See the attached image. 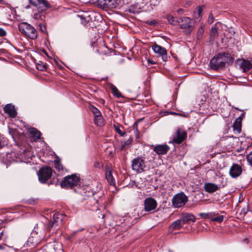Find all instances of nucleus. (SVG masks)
<instances>
[{
	"label": "nucleus",
	"instance_id": "obj_1",
	"mask_svg": "<svg viewBox=\"0 0 252 252\" xmlns=\"http://www.w3.org/2000/svg\"><path fill=\"white\" fill-rule=\"evenodd\" d=\"M233 61L234 58L230 54L225 52L219 53L210 60V68L215 71L222 70L225 68L226 64H231Z\"/></svg>",
	"mask_w": 252,
	"mask_h": 252
},
{
	"label": "nucleus",
	"instance_id": "obj_2",
	"mask_svg": "<svg viewBox=\"0 0 252 252\" xmlns=\"http://www.w3.org/2000/svg\"><path fill=\"white\" fill-rule=\"evenodd\" d=\"M18 29L23 34L32 39H35L37 37V32L35 29L27 23H20L18 26Z\"/></svg>",
	"mask_w": 252,
	"mask_h": 252
},
{
	"label": "nucleus",
	"instance_id": "obj_3",
	"mask_svg": "<svg viewBox=\"0 0 252 252\" xmlns=\"http://www.w3.org/2000/svg\"><path fill=\"white\" fill-rule=\"evenodd\" d=\"M28 1L29 3L24 7L26 9H29L32 6H34L37 8V10L45 12L51 7L47 0H28Z\"/></svg>",
	"mask_w": 252,
	"mask_h": 252
},
{
	"label": "nucleus",
	"instance_id": "obj_4",
	"mask_svg": "<svg viewBox=\"0 0 252 252\" xmlns=\"http://www.w3.org/2000/svg\"><path fill=\"white\" fill-rule=\"evenodd\" d=\"M80 178L76 175L72 174L64 177L60 183L62 188H72L79 182Z\"/></svg>",
	"mask_w": 252,
	"mask_h": 252
},
{
	"label": "nucleus",
	"instance_id": "obj_5",
	"mask_svg": "<svg viewBox=\"0 0 252 252\" xmlns=\"http://www.w3.org/2000/svg\"><path fill=\"white\" fill-rule=\"evenodd\" d=\"M180 28L184 30L186 34H189L194 29L192 20L189 17H184L179 18Z\"/></svg>",
	"mask_w": 252,
	"mask_h": 252
},
{
	"label": "nucleus",
	"instance_id": "obj_6",
	"mask_svg": "<svg viewBox=\"0 0 252 252\" xmlns=\"http://www.w3.org/2000/svg\"><path fill=\"white\" fill-rule=\"evenodd\" d=\"M188 201V197L184 192L175 194L172 199V205L175 208L181 207Z\"/></svg>",
	"mask_w": 252,
	"mask_h": 252
},
{
	"label": "nucleus",
	"instance_id": "obj_7",
	"mask_svg": "<svg viewBox=\"0 0 252 252\" xmlns=\"http://www.w3.org/2000/svg\"><path fill=\"white\" fill-rule=\"evenodd\" d=\"M145 166V158L143 157H138L132 160V169L137 173L143 172Z\"/></svg>",
	"mask_w": 252,
	"mask_h": 252
},
{
	"label": "nucleus",
	"instance_id": "obj_8",
	"mask_svg": "<svg viewBox=\"0 0 252 252\" xmlns=\"http://www.w3.org/2000/svg\"><path fill=\"white\" fill-rule=\"evenodd\" d=\"M44 234L38 235V233L33 232L31 234V236L28 238L26 242V245L28 247L34 248L37 246L43 239Z\"/></svg>",
	"mask_w": 252,
	"mask_h": 252
},
{
	"label": "nucleus",
	"instance_id": "obj_9",
	"mask_svg": "<svg viewBox=\"0 0 252 252\" xmlns=\"http://www.w3.org/2000/svg\"><path fill=\"white\" fill-rule=\"evenodd\" d=\"M187 137V132L183 129L178 128L173 136L172 141L169 143L180 144L186 139Z\"/></svg>",
	"mask_w": 252,
	"mask_h": 252
},
{
	"label": "nucleus",
	"instance_id": "obj_10",
	"mask_svg": "<svg viewBox=\"0 0 252 252\" xmlns=\"http://www.w3.org/2000/svg\"><path fill=\"white\" fill-rule=\"evenodd\" d=\"M52 171L51 168L48 166L40 169L38 173V178L40 183H46L51 178Z\"/></svg>",
	"mask_w": 252,
	"mask_h": 252
},
{
	"label": "nucleus",
	"instance_id": "obj_11",
	"mask_svg": "<svg viewBox=\"0 0 252 252\" xmlns=\"http://www.w3.org/2000/svg\"><path fill=\"white\" fill-rule=\"evenodd\" d=\"M152 48L155 53L158 54V56L161 57L163 61L166 62L167 61V50L165 48L159 46L156 43H154L153 45L152 46Z\"/></svg>",
	"mask_w": 252,
	"mask_h": 252
},
{
	"label": "nucleus",
	"instance_id": "obj_12",
	"mask_svg": "<svg viewBox=\"0 0 252 252\" xmlns=\"http://www.w3.org/2000/svg\"><path fill=\"white\" fill-rule=\"evenodd\" d=\"M144 211L153 212L156 209L158 203L157 201L152 197H148L144 200Z\"/></svg>",
	"mask_w": 252,
	"mask_h": 252
},
{
	"label": "nucleus",
	"instance_id": "obj_13",
	"mask_svg": "<svg viewBox=\"0 0 252 252\" xmlns=\"http://www.w3.org/2000/svg\"><path fill=\"white\" fill-rule=\"evenodd\" d=\"M242 172L241 166L237 163H233L229 170V175L233 178L239 177L242 174Z\"/></svg>",
	"mask_w": 252,
	"mask_h": 252
},
{
	"label": "nucleus",
	"instance_id": "obj_14",
	"mask_svg": "<svg viewBox=\"0 0 252 252\" xmlns=\"http://www.w3.org/2000/svg\"><path fill=\"white\" fill-rule=\"evenodd\" d=\"M120 0H101L100 4L103 8H115L120 4Z\"/></svg>",
	"mask_w": 252,
	"mask_h": 252
},
{
	"label": "nucleus",
	"instance_id": "obj_15",
	"mask_svg": "<svg viewBox=\"0 0 252 252\" xmlns=\"http://www.w3.org/2000/svg\"><path fill=\"white\" fill-rule=\"evenodd\" d=\"M237 63L240 62V66L243 69L244 72H246L250 70L252 68V63L245 59H237Z\"/></svg>",
	"mask_w": 252,
	"mask_h": 252
},
{
	"label": "nucleus",
	"instance_id": "obj_16",
	"mask_svg": "<svg viewBox=\"0 0 252 252\" xmlns=\"http://www.w3.org/2000/svg\"><path fill=\"white\" fill-rule=\"evenodd\" d=\"M180 219L182 221L184 224H189L190 222H194L195 221L196 218L190 213H185L181 214Z\"/></svg>",
	"mask_w": 252,
	"mask_h": 252
},
{
	"label": "nucleus",
	"instance_id": "obj_17",
	"mask_svg": "<svg viewBox=\"0 0 252 252\" xmlns=\"http://www.w3.org/2000/svg\"><path fill=\"white\" fill-rule=\"evenodd\" d=\"M169 147L166 144L158 145L154 147V151L158 155H165L169 150Z\"/></svg>",
	"mask_w": 252,
	"mask_h": 252
},
{
	"label": "nucleus",
	"instance_id": "obj_18",
	"mask_svg": "<svg viewBox=\"0 0 252 252\" xmlns=\"http://www.w3.org/2000/svg\"><path fill=\"white\" fill-rule=\"evenodd\" d=\"M3 111L5 113L12 118H15L17 115V112L15 107L12 104H7L3 108Z\"/></svg>",
	"mask_w": 252,
	"mask_h": 252
},
{
	"label": "nucleus",
	"instance_id": "obj_19",
	"mask_svg": "<svg viewBox=\"0 0 252 252\" xmlns=\"http://www.w3.org/2000/svg\"><path fill=\"white\" fill-rule=\"evenodd\" d=\"M205 191L209 193H212L219 189L217 185L212 183H205L204 185Z\"/></svg>",
	"mask_w": 252,
	"mask_h": 252
},
{
	"label": "nucleus",
	"instance_id": "obj_20",
	"mask_svg": "<svg viewBox=\"0 0 252 252\" xmlns=\"http://www.w3.org/2000/svg\"><path fill=\"white\" fill-rule=\"evenodd\" d=\"M33 140L36 141L41 138V132L34 127H30L28 130Z\"/></svg>",
	"mask_w": 252,
	"mask_h": 252
},
{
	"label": "nucleus",
	"instance_id": "obj_21",
	"mask_svg": "<svg viewBox=\"0 0 252 252\" xmlns=\"http://www.w3.org/2000/svg\"><path fill=\"white\" fill-rule=\"evenodd\" d=\"M184 225V223L180 218L171 223L169 227V229L171 231L175 230H179Z\"/></svg>",
	"mask_w": 252,
	"mask_h": 252
},
{
	"label": "nucleus",
	"instance_id": "obj_22",
	"mask_svg": "<svg viewBox=\"0 0 252 252\" xmlns=\"http://www.w3.org/2000/svg\"><path fill=\"white\" fill-rule=\"evenodd\" d=\"M65 215L63 214H55L53 216V220L56 226H58L62 222L63 217Z\"/></svg>",
	"mask_w": 252,
	"mask_h": 252
},
{
	"label": "nucleus",
	"instance_id": "obj_23",
	"mask_svg": "<svg viewBox=\"0 0 252 252\" xmlns=\"http://www.w3.org/2000/svg\"><path fill=\"white\" fill-rule=\"evenodd\" d=\"M166 19L167 20L168 23L173 25H177L178 24H180V21H179V18H177L174 17L172 15H168L166 16Z\"/></svg>",
	"mask_w": 252,
	"mask_h": 252
},
{
	"label": "nucleus",
	"instance_id": "obj_24",
	"mask_svg": "<svg viewBox=\"0 0 252 252\" xmlns=\"http://www.w3.org/2000/svg\"><path fill=\"white\" fill-rule=\"evenodd\" d=\"M110 88L112 91L111 93L115 97L117 98L123 97L120 91L115 85L111 84L110 85Z\"/></svg>",
	"mask_w": 252,
	"mask_h": 252
},
{
	"label": "nucleus",
	"instance_id": "obj_25",
	"mask_svg": "<svg viewBox=\"0 0 252 252\" xmlns=\"http://www.w3.org/2000/svg\"><path fill=\"white\" fill-rule=\"evenodd\" d=\"M106 179L110 185H114L115 184V179L111 171L106 172Z\"/></svg>",
	"mask_w": 252,
	"mask_h": 252
},
{
	"label": "nucleus",
	"instance_id": "obj_26",
	"mask_svg": "<svg viewBox=\"0 0 252 252\" xmlns=\"http://www.w3.org/2000/svg\"><path fill=\"white\" fill-rule=\"evenodd\" d=\"M233 130L237 133H240L241 131L242 122L235 120L233 124Z\"/></svg>",
	"mask_w": 252,
	"mask_h": 252
},
{
	"label": "nucleus",
	"instance_id": "obj_27",
	"mask_svg": "<svg viewBox=\"0 0 252 252\" xmlns=\"http://www.w3.org/2000/svg\"><path fill=\"white\" fill-rule=\"evenodd\" d=\"M205 27V25L203 24H201L200 27H199L196 35V38L198 41H200L202 38L203 33H204V28Z\"/></svg>",
	"mask_w": 252,
	"mask_h": 252
},
{
	"label": "nucleus",
	"instance_id": "obj_28",
	"mask_svg": "<svg viewBox=\"0 0 252 252\" xmlns=\"http://www.w3.org/2000/svg\"><path fill=\"white\" fill-rule=\"evenodd\" d=\"M89 109L92 111V112L94 114L95 117L100 116V115H101L100 111L95 106L91 105L90 106Z\"/></svg>",
	"mask_w": 252,
	"mask_h": 252
},
{
	"label": "nucleus",
	"instance_id": "obj_29",
	"mask_svg": "<svg viewBox=\"0 0 252 252\" xmlns=\"http://www.w3.org/2000/svg\"><path fill=\"white\" fill-rule=\"evenodd\" d=\"M54 167L58 171H60L63 170V166L59 159H56L54 161Z\"/></svg>",
	"mask_w": 252,
	"mask_h": 252
},
{
	"label": "nucleus",
	"instance_id": "obj_30",
	"mask_svg": "<svg viewBox=\"0 0 252 252\" xmlns=\"http://www.w3.org/2000/svg\"><path fill=\"white\" fill-rule=\"evenodd\" d=\"M94 123L98 126H101L103 125V119L101 115H100V116L95 117Z\"/></svg>",
	"mask_w": 252,
	"mask_h": 252
},
{
	"label": "nucleus",
	"instance_id": "obj_31",
	"mask_svg": "<svg viewBox=\"0 0 252 252\" xmlns=\"http://www.w3.org/2000/svg\"><path fill=\"white\" fill-rule=\"evenodd\" d=\"M210 36L213 38H215L218 36V32L216 25L213 26L211 29Z\"/></svg>",
	"mask_w": 252,
	"mask_h": 252
},
{
	"label": "nucleus",
	"instance_id": "obj_32",
	"mask_svg": "<svg viewBox=\"0 0 252 252\" xmlns=\"http://www.w3.org/2000/svg\"><path fill=\"white\" fill-rule=\"evenodd\" d=\"M120 126L119 125H114L113 127L115 131L121 136H124L126 134V132H123L120 129Z\"/></svg>",
	"mask_w": 252,
	"mask_h": 252
},
{
	"label": "nucleus",
	"instance_id": "obj_33",
	"mask_svg": "<svg viewBox=\"0 0 252 252\" xmlns=\"http://www.w3.org/2000/svg\"><path fill=\"white\" fill-rule=\"evenodd\" d=\"M224 219V216L222 215H218L215 217L211 218L210 220L212 221H217L219 223H221L223 221Z\"/></svg>",
	"mask_w": 252,
	"mask_h": 252
},
{
	"label": "nucleus",
	"instance_id": "obj_34",
	"mask_svg": "<svg viewBox=\"0 0 252 252\" xmlns=\"http://www.w3.org/2000/svg\"><path fill=\"white\" fill-rule=\"evenodd\" d=\"M213 215H215V213H200L199 214V216L203 219H211V217Z\"/></svg>",
	"mask_w": 252,
	"mask_h": 252
},
{
	"label": "nucleus",
	"instance_id": "obj_35",
	"mask_svg": "<svg viewBox=\"0 0 252 252\" xmlns=\"http://www.w3.org/2000/svg\"><path fill=\"white\" fill-rule=\"evenodd\" d=\"M36 68L38 70L43 71L46 68V64L41 62L36 63Z\"/></svg>",
	"mask_w": 252,
	"mask_h": 252
},
{
	"label": "nucleus",
	"instance_id": "obj_36",
	"mask_svg": "<svg viewBox=\"0 0 252 252\" xmlns=\"http://www.w3.org/2000/svg\"><path fill=\"white\" fill-rule=\"evenodd\" d=\"M131 141L132 139H128L126 141L122 142L120 146V150L123 151L126 146L128 145L131 143Z\"/></svg>",
	"mask_w": 252,
	"mask_h": 252
},
{
	"label": "nucleus",
	"instance_id": "obj_37",
	"mask_svg": "<svg viewBox=\"0 0 252 252\" xmlns=\"http://www.w3.org/2000/svg\"><path fill=\"white\" fill-rule=\"evenodd\" d=\"M204 7V5H203L202 6H199L197 7V10L196 12H194V14H197V17H199L201 16L202 11H203V7Z\"/></svg>",
	"mask_w": 252,
	"mask_h": 252
},
{
	"label": "nucleus",
	"instance_id": "obj_38",
	"mask_svg": "<svg viewBox=\"0 0 252 252\" xmlns=\"http://www.w3.org/2000/svg\"><path fill=\"white\" fill-rule=\"evenodd\" d=\"M127 11H128L130 13H137L139 12L138 9H137L135 7L134 5H131L129 7L128 9L127 10Z\"/></svg>",
	"mask_w": 252,
	"mask_h": 252
},
{
	"label": "nucleus",
	"instance_id": "obj_39",
	"mask_svg": "<svg viewBox=\"0 0 252 252\" xmlns=\"http://www.w3.org/2000/svg\"><path fill=\"white\" fill-rule=\"evenodd\" d=\"M37 11H38V12H36V13H34L33 16V18L36 20L42 19V15L41 13H42L43 12H40L38 10H37Z\"/></svg>",
	"mask_w": 252,
	"mask_h": 252
},
{
	"label": "nucleus",
	"instance_id": "obj_40",
	"mask_svg": "<svg viewBox=\"0 0 252 252\" xmlns=\"http://www.w3.org/2000/svg\"><path fill=\"white\" fill-rule=\"evenodd\" d=\"M247 159L250 165L252 167V152L247 155Z\"/></svg>",
	"mask_w": 252,
	"mask_h": 252
},
{
	"label": "nucleus",
	"instance_id": "obj_41",
	"mask_svg": "<svg viewBox=\"0 0 252 252\" xmlns=\"http://www.w3.org/2000/svg\"><path fill=\"white\" fill-rule=\"evenodd\" d=\"M53 227H55L56 228V230L58 229V228H57L58 226H56V225L54 223V222L52 221H49L48 224H47L48 229L49 230H50Z\"/></svg>",
	"mask_w": 252,
	"mask_h": 252
},
{
	"label": "nucleus",
	"instance_id": "obj_42",
	"mask_svg": "<svg viewBox=\"0 0 252 252\" xmlns=\"http://www.w3.org/2000/svg\"><path fill=\"white\" fill-rule=\"evenodd\" d=\"M214 20V16H213L212 13L211 12L210 13L209 17H208V23L209 24H212L213 23Z\"/></svg>",
	"mask_w": 252,
	"mask_h": 252
},
{
	"label": "nucleus",
	"instance_id": "obj_43",
	"mask_svg": "<svg viewBox=\"0 0 252 252\" xmlns=\"http://www.w3.org/2000/svg\"><path fill=\"white\" fill-rule=\"evenodd\" d=\"M94 167H96V168H101V167H102V164L101 163L99 162L98 161H95V162L94 163Z\"/></svg>",
	"mask_w": 252,
	"mask_h": 252
},
{
	"label": "nucleus",
	"instance_id": "obj_44",
	"mask_svg": "<svg viewBox=\"0 0 252 252\" xmlns=\"http://www.w3.org/2000/svg\"><path fill=\"white\" fill-rule=\"evenodd\" d=\"M6 35V31L2 28H0V36H4Z\"/></svg>",
	"mask_w": 252,
	"mask_h": 252
},
{
	"label": "nucleus",
	"instance_id": "obj_45",
	"mask_svg": "<svg viewBox=\"0 0 252 252\" xmlns=\"http://www.w3.org/2000/svg\"><path fill=\"white\" fill-rule=\"evenodd\" d=\"M245 115V112H243L241 115L235 120L242 122L243 117Z\"/></svg>",
	"mask_w": 252,
	"mask_h": 252
},
{
	"label": "nucleus",
	"instance_id": "obj_46",
	"mask_svg": "<svg viewBox=\"0 0 252 252\" xmlns=\"http://www.w3.org/2000/svg\"><path fill=\"white\" fill-rule=\"evenodd\" d=\"M146 23L150 25H155L157 23V22L156 20H153L151 21H147Z\"/></svg>",
	"mask_w": 252,
	"mask_h": 252
},
{
	"label": "nucleus",
	"instance_id": "obj_47",
	"mask_svg": "<svg viewBox=\"0 0 252 252\" xmlns=\"http://www.w3.org/2000/svg\"><path fill=\"white\" fill-rule=\"evenodd\" d=\"M184 10L183 8H179L177 10V12L178 14H181L184 12Z\"/></svg>",
	"mask_w": 252,
	"mask_h": 252
},
{
	"label": "nucleus",
	"instance_id": "obj_48",
	"mask_svg": "<svg viewBox=\"0 0 252 252\" xmlns=\"http://www.w3.org/2000/svg\"><path fill=\"white\" fill-rule=\"evenodd\" d=\"M39 27L40 28V30L42 32H44V31L46 30L45 26H42L41 24H39Z\"/></svg>",
	"mask_w": 252,
	"mask_h": 252
},
{
	"label": "nucleus",
	"instance_id": "obj_49",
	"mask_svg": "<svg viewBox=\"0 0 252 252\" xmlns=\"http://www.w3.org/2000/svg\"><path fill=\"white\" fill-rule=\"evenodd\" d=\"M95 194H96V193H93V199H94V200L95 201L96 203H98V200L96 198V197L95 196H94Z\"/></svg>",
	"mask_w": 252,
	"mask_h": 252
},
{
	"label": "nucleus",
	"instance_id": "obj_50",
	"mask_svg": "<svg viewBox=\"0 0 252 252\" xmlns=\"http://www.w3.org/2000/svg\"><path fill=\"white\" fill-rule=\"evenodd\" d=\"M81 231V230H77V231H74L71 234H70V237H73L77 232H79Z\"/></svg>",
	"mask_w": 252,
	"mask_h": 252
},
{
	"label": "nucleus",
	"instance_id": "obj_51",
	"mask_svg": "<svg viewBox=\"0 0 252 252\" xmlns=\"http://www.w3.org/2000/svg\"><path fill=\"white\" fill-rule=\"evenodd\" d=\"M148 62L152 64H155V62L154 61L149 60Z\"/></svg>",
	"mask_w": 252,
	"mask_h": 252
},
{
	"label": "nucleus",
	"instance_id": "obj_52",
	"mask_svg": "<svg viewBox=\"0 0 252 252\" xmlns=\"http://www.w3.org/2000/svg\"><path fill=\"white\" fill-rule=\"evenodd\" d=\"M3 231L0 232V240L2 239V235H3Z\"/></svg>",
	"mask_w": 252,
	"mask_h": 252
},
{
	"label": "nucleus",
	"instance_id": "obj_53",
	"mask_svg": "<svg viewBox=\"0 0 252 252\" xmlns=\"http://www.w3.org/2000/svg\"><path fill=\"white\" fill-rule=\"evenodd\" d=\"M244 242H245L246 243H248L249 240H248V239L247 238H245L244 239Z\"/></svg>",
	"mask_w": 252,
	"mask_h": 252
},
{
	"label": "nucleus",
	"instance_id": "obj_54",
	"mask_svg": "<svg viewBox=\"0 0 252 252\" xmlns=\"http://www.w3.org/2000/svg\"><path fill=\"white\" fill-rule=\"evenodd\" d=\"M134 126L135 127L136 129L137 130V124L135 123L134 125Z\"/></svg>",
	"mask_w": 252,
	"mask_h": 252
},
{
	"label": "nucleus",
	"instance_id": "obj_55",
	"mask_svg": "<svg viewBox=\"0 0 252 252\" xmlns=\"http://www.w3.org/2000/svg\"><path fill=\"white\" fill-rule=\"evenodd\" d=\"M91 44L93 46H94V45L95 44V43L94 42H93V43H92Z\"/></svg>",
	"mask_w": 252,
	"mask_h": 252
},
{
	"label": "nucleus",
	"instance_id": "obj_56",
	"mask_svg": "<svg viewBox=\"0 0 252 252\" xmlns=\"http://www.w3.org/2000/svg\"><path fill=\"white\" fill-rule=\"evenodd\" d=\"M3 146L1 145V142L0 141V148H2Z\"/></svg>",
	"mask_w": 252,
	"mask_h": 252
},
{
	"label": "nucleus",
	"instance_id": "obj_57",
	"mask_svg": "<svg viewBox=\"0 0 252 252\" xmlns=\"http://www.w3.org/2000/svg\"><path fill=\"white\" fill-rule=\"evenodd\" d=\"M3 247L0 244V250L2 249Z\"/></svg>",
	"mask_w": 252,
	"mask_h": 252
},
{
	"label": "nucleus",
	"instance_id": "obj_58",
	"mask_svg": "<svg viewBox=\"0 0 252 252\" xmlns=\"http://www.w3.org/2000/svg\"><path fill=\"white\" fill-rule=\"evenodd\" d=\"M101 101H102V103L103 104H104V102H105V101H104V100L103 99H101Z\"/></svg>",
	"mask_w": 252,
	"mask_h": 252
},
{
	"label": "nucleus",
	"instance_id": "obj_59",
	"mask_svg": "<svg viewBox=\"0 0 252 252\" xmlns=\"http://www.w3.org/2000/svg\"><path fill=\"white\" fill-rule=\"evenodd\" d=\"M95 52H98H98H99V51H98V50H96L95 51Z\"/></svg>",
	"mask_w": 252,
	"mask_h": 252
},
{
	"label": "nucleus",
	"instance_id": "obj_60",
	"mask_svg": "<svg viewBox=\"0 0 252 252\" xmlns=\"http://www.w3.org/2000/svg\"><path fill=\"white\" fill-rule=\"evenodd\" d=\"M44 53H45V54H46V52L45 50H44Z\"/></svg>",
	"mask_w": 252,
	"mask_h": 252
},
{
	"label": "nucleus",
	"instance_id": "obj_61",
	"mask_svg": "<svg viewBox=\"0 0 252 252\" xmlns=\"http://www.w3.org/2000/svg\"><path fill=\"white\" fill-rule=\"evenodd\" d=\"M10 155V154H9L8 155H7L6 157H8V155Z\"/></svg>",
	"mask_w": 252,
	"mask_h": 252
},
{
	"label": "nucleus",
	"instance_id": "obj_62",
	"mask_svg": "<svg viewBox=\"0 0 252 252\" xmlns=\"http://www.w3.org/2000/svg\"><path fill=\"white\" fill-rule=\"evenodd\" d=\"M195 17L196 18H197V17L196 16V15H195Z\"/></svg>",
	"mask_w": 252,
	"mask_h": 252
},
{
	"label": "nucleus",
	"instance_id": "obj_63",
	"mask_svg": "<svg viewBox=\"0 0 252 252\" xmlns=\"http://www.w3.org/2000/svg\"><path fill=\"white\" fill-rule=\"evenodd\" d=\"M195 17L196 18H197V17L196 16V15H195Z\"/></svg>",
	"mask_w": 252,
	"mask_h": 252
},
{
	"label": "nucleus",
	"instance_id": "obj_64",
	"mask_svg": "<svg viewBox=\"0 0 252 252\" xmlns=\"http://www.w3.org/2000/svg\"><path fill=\"white\" fill-rule=\"evenodd\" d=\"M195 17L196 18H197V17L196 16V15H195Z\"/></svg>",
	"mask_w": 252,
	"mask_h": 252
}]
</instances>
